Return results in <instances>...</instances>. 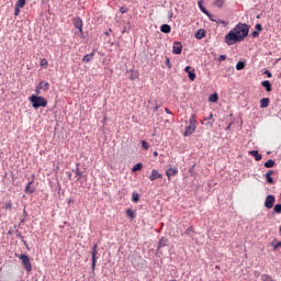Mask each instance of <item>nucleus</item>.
I'll return each instance as SVG.
<instances>
[{"label": "nucleus", "mask_w": 281, "mask_h": 281, "mask_svg": "<svg viewBox=\"0 0 281 281\" xmlns=\"http://www.w3.org/2000/svg\"><path fill=\"white\" fill-rule=\"evenodd\" d=\"M132 201H133V203H138L139 202V193L134 192L132 194Z\"/></svg>", "instance_id": "cd10ccee"}, {"label": "nucleus", "mask_w": 281, "mask_h": 281, "mask_svg": "<svg viewBox=\"0 0 281 281\" xmlns=\"http://www.w3.org/2000/svg\"><path fill=\"white\" fill-rule=\"evenodd\" d=\"M186 74H188V78L194 82V80H196V74L194 72V68H192L191 66H187L184 68Z\"/></svg>", "instance_id": "39448f33"}, {"label": "nucleus", "mask_w": 281, "mask_h": 281, "mask_svg": "<svg viewBox=\"0 0 281 281\" xmlns=\"http://www.w3.org/2000/svg\"><path fill=\"white\" fill-rule=\"evenodd\" d=\"M166 65L167 67L170 69L172 67V65H170V58H166Z\"/></svg>", "instance_id": "a18cd8bd"}, {"label": "nucleus", "mask_w": 281, "mask_h": 281, "mask_svg": "<svg viewBox=\"0 0 281 281\" xmlns=\"http://www.w3.org/2000/svg\"><path fill=\"white\" fill-rule=\"evenodd\" d=\"M261 280L262 281H273V279L270 276H268V274H262L261 276Z\"/></svg>", "instance_id": "c9c22d12"}, {"label": "nucleus", "mask_w": 281, "mask_h": 281, "mask_svg": "<svg viewBox=\"0 0 281 281\" xmlns=\"http://www.w3.org/2000/svg\"><path fill=\"white\" fill-rule=\"evenodd\" d=\"M142 168H144V165L138 162L132 168V172H137L138 170H142Z\"/></svg>", "instance_id": "b1692460"}, {"label": "nucleus", "mask_w": 281, "mask_h": 281, "mask_svg": "<svg viewBox=\"0 0 281 281\" xmlns=\"http://www.w3.org/2000/svg\"><path fill=\"white\" fill-rule=\"evenodd\" d=\"M215 5H217V8H223V0H216Z\"/></svg>", "instance_id": "79ce46f5"}, {"label": "nucleus", "mask_w": 281, "mask_h": 281, "mask_svg": "<svg viewBox=\"0 0 281 281\" xmlns=\"http://www.w3.org/2000/svg\"><path fill=\"white\" fill-rule=\"evenodd\" d=\"M265 168H273V166H276V161L272 159H269L265 162Z\"/></svg>", "instance_id": "4be33fe9"}, {"label": "nucleus", "mask_w": 281, "mask_h": 281, "mask_svg": "<svg viewBox=\"0 0 281 281\" xmlns=\"http://www.w3.org/2000/svg\"><path fill=\"white\" fill-rule=\"evenodd\" d=\"M271 175H273V170H269V171L265 175V177H266V179H267V183H270V184L273 183V178L271 177Z\"/></svg>", "instance_id": "f3484780"}, {"label": "nucleus", "mask_w": 281, "mask_h": 281, "mask_svg": "<svg viewBox=\"0 0 281 281\" xmlns=\"http://www.w3.org/2000/svg\"><path fill=\"white\" fill-rule=\"evenodd\" d=\"M269 102H271V100L269 98H262L260 100V108L261 109H267V106H269Z\"/></svg>", "instance_id": "ddd939ff"}, {"label": "nucleus", "mask_w": 281, "mask_h": 281, "mask_svg": "<svg viewBox=\"0 0 281 281\" xmlns=\"http://www.w3.org/2000/svg\"><path fill=\"white\" fill-rule=\"evenodd\" d=\"M38 89H43L44 91H49V82L41 81L38 83Z\"/></svg>", "instance_id": "dca6fc26"}, {"label": "nucleus", "mask_w": 281, "mask_h": 281, "mask_svg": "<svg viewBox=\"0 0 281 281\" xmlns=\"http://www.w3.org/2000/svg\"><path fill=\"white\" fill-rule=\"evenodd\" d=\"M218 63H223V60H227V56L226 55H221L218 58H217Z\"/></svg>", "instance_id": "ea45409f"}, {"label": "nucleus", "mask_w": 281, "mask_h": 281, "mask_svg": "<svg viewBox=\"0 0 281 281\" xmlns=\"http://www.w3.org/2000/svg\"><path fill=\"white\" fill-rule=\"evenodd\" d=\"M209 102H218V94L213 93L209 97Z\"/></svg>", "instance_id": "a878e982"}, {"label": "nucleus", "mask_w": 281, "mask_h": 281, "mask_svg": "<svg viewBox=\"0 0 281 281\" xmlns=\"http://www.w3.org/2000/svg\"><path fill=\"white\" fill-rule=\"evenodd\" d=\"M249 35V25L245 23H238L233 30L225 36L226 45H234L236 43H243Z\"/></svg>", "instance_id": "f257e3e1"}, {"label": "nucleus", "mask_w": 281, "mask_h": 281, "mask_svg": "<svg viewBox=\"0 0 281 281\" xmlns=\"http://www.w3.org/2000/svg\"><path fill=\"white\" fill-rule=\"evenodd\" d=\"M91 256H98V244L93 245Z\"/></svg>", "instance_id": "f704fd0d"}, {"label": "nucleus", "mask_w": 281, "mask_h": 281, "mask_svg": "<svg viewBox=\"0 0 281 281\" xmlns=\"http://www.w3.org/2000/svg\"><path fill=\"white\" fill-rule=\"evenodd\" d=\"M279 232L281 233V226H280V228H279Z\"/></svg>", "instance_id": "4d7b16f0"}, {"label": "nucleus", "mask_w": 281, "mask_h": 281, "mask_svg": "<svg viewBox=\"0 0 281 281\" xmlns=\"http://www.w3.org/2000/svg\"><path fill=\"white\" fill-rule=\"evenodd\" d=\"M3 210H12V201L9 200L4 203Z\"/></svg>", "instance_id": "473e14b6"}, {"label": "nucleus", "mask_w": 281, "mask_h": 281, "mask_svg": "<svg viewBox=\"0 0 281 281\" xmlns=\"http://www.w3.org/2000/svg\"><path fill=\"white\" fill-rule=\"evenodd\" d=\"M270 245L271 247H273V251H278V249L281 248V241L276 243V239H273V241Z\"/></svg>", "instance_id": "aec40b11"}, {"label": "nucleus", "mask_w": 281, "mask_h": 281, "mask_svg": "<svg viewBox=\"0 0 281 281\" xmlns=\"http://www.w3.org/2000/svg\"><path fill=\"white\" fill-rule=\"evenodd\" d=\"M120 12H121V14H126V12H128V9H125L124 7H121Z\"/></svg>", "instance_id": "37998d69"}, {"label": "nucleus", "mask_w": 281, "mask_h": 281, "mask_svg": "<svg viewBox=\"0 0 281 281\" xmlns=\"http://www.w3.org/2000/svg\"><path fill=\"white\" fill-rule=\"evenodd\" d=\"M154 111H159V105L156 104V106L154 108Z\"/></svg>", "instance_id": "603ef678"}, {"label": "nucleus", "mask_w": 281, "mask_h": 281, "mask_svg": "<svg viewBox=\"0 0 281 281\" xmlns=\"http://www.w3.org/2000/svg\"><path fill=\"white\" fill-rule=\"evenodd\" d=\"M220 23H222V25H227V22L225 21H220Z\"/></svg>", "instance_id": "5fc2aeb1"}, {"label": "nucleus", "mask_w": 281, "mask_h": 281, "mask_svg": "<svg viewBox=\"0 0 281 281\" xmlns=\"http://www.w3.org/2000/svg\"><path fill=\"white\" fill-rule=\"evenodd\" d=\"M168 245V239L161 238L158 244V249H161V247H166Z\"/></svg>", "instance_id": "5701e85b"}, {"label": "nucleus", "mask_w": 281, "mask_h": 281, "mask_svg": "<svg viewBox=\"0 0 281 281\" xmlns=\"http://www.w3.org/2000/svg\"><path fill=\"white\" fill-rule=\"evenodd\" d=\"M256 30H258V32H262V24H256Z\"/></svg>", "instance_id": "49530a36"}, {"label": "nucleus", "mask_w": 281, "mask_h": 281, "mask_svg": "<svg viewBox=\"0 0 281 281\" xmlns=\"http://www.w3.org/2000/svg\"><path fill=\"white\" fill-rule=\"evenodd\" d=\"M95 56V53H90L83 56L82 63H91V59Z\"/></svg>", "instance_id": "4468645a"}, {"label": "nucleus", "mask_w": 281, "mask_h": 281, "mask_svg": "<svg viewBox=\"0 0 281 281\" xmlns=\"http://www.w3.org/2000/svg\"><path fill=\"white\" fill-rule=\"evenodd\" d=\"M72 23L74 26L82 33V19H80V16H76L74 18Z\"/></svg>", "instance_id": "6e6552de"}, {"label": "nucleus", "mask_w": 281, "mask_h": 281, "mask_svg": "<svg viewBox=\"0 0 281 281\" xmlns=\"http://www.w3.org/2000/svg\"><path fill=\"white\" fill-rule=\"evenodd\" d=\"M186 236H192V234H194V226H189L186 232H184Z\"/></svg>", "instance_id": "bb28decb"}, {"label": "nucleus", "mask_w": 281, "mask_h": 281, "mask_svg": "<svg viewBox=\"0 0 281 281\" xmlns=\"http://www.w3.org/2000/svg\"><path fill=\"white\" fill-rule=\"evenodd\" d=\"M142 148H144V150H148L149 148L148 142L142 140Z\"/></svg>", "instance_id": "4c0bfd02"}, {"label": "nucleus", "mask_w": 281, "mask_h": 281, "mask_svg": "<svg viewBox=\"0 0 281 281\" xmlns=\"http://www.w3.org/2000/svg\"><path fill=\"white\" fill-rule=\"evenodd\" d=\"M261 87H265L266 91L271 92L272 88H271V82L269 80H265L261 82Z\"/></svg>", "instance_id": "2eb2a0df"}, {"label": "nucleus", "mask_w": 281, "mask_h": 281, "mask_svg": "<svg viewBox=\"0 0 281 281\" xmlns=\"http://www.w3.org/2000/svg\"><path fill=\"white\" fill-rule=\"evenodd\" d=\"M29 101L31 102L33 109H41V106L45 109V106H47V99H45V97L32 94L29 98Z\"/></svg>", "instance_id": "f03ea898"}, {"label": "nucleus", "mask_w": 281, "mask_h": 281, "mask_svg": "<svg viewBox=\"0 0 281 281\" xmlns=\"http://www.w3.org/2000/svg\"><path fill=\"white\" fill-rule=\"evenodd\" d=\"M245 68V61H238L236 65L237 71H241Z\"/></svg>", "instance_id": "7c9ffc66"}, {"label": "nucleus", "mask_w": 281, "mask_h": 281, "mask_svg": "<svg viewBox=\"0 0 281 281\" xmlns=\"http://www.w3.org/2000/svg\"><path fill=\"white\" fill-rule=\"evenodd\" d=\"M91 256H92L91 269H92V271H95V265L98 262V256L97 255H91Z\"/></svg>", "instance_id": "393cba45"}, {"label": "nucleus", "mask_w": 281, "mask_h": 281, "mask_svg": "<svg viewBox=\"0 0 281 281\" xmlns=\"http://www.w3.org/2000/svg\"><path fill=\"white\" fill-rule=\"evenodd\" d=\"M126 215L128 216V218H131V221H135V217L137 216L135 211L127 209L126 210Z\"/></svg>", "instance_id": "a211bd4d"}, {"label": "nucleus", "mask_w": 281, "mask_h": 281, "mask_svg": "<svg viewBox=\"0 0 281 281\" xmlns=\"http://www.w3.org/2000/svg\"><path fill=\"white\" fill-rule=\"evenodd\" d=\"M67 203H68V204H71V203H74V200H72V199H68V200H67Z\"/></svg>", "instance_id": "3c124183"}, {"label": "nucleus", "mask_w": 281, "mask_h": 281, "mask_svg": "<svg viewBox=\"0 0 281 281\" xmlns=\"http://www.w3.org/2000/svg\"><path fill=\"white\" fill-rule=\"evenodd\" d=\"M194 131H196V114H191V116L189 119V125L186 126L183 136L190 137V135H192V133H194Z\"/></svg>", "instance_id": "7ed1b4c3"}, {"label": "nucleus", "mask_w": 281, "mask_h": 281, "mask_svg": "<svg viewBox=\"0 0 281 281\" xmlns=\"http://www.w3.org/2000/svg\"><path fill=\"white\" fill-rule=\"evenodd\" d=\"M162 175L159 173L157 169L151 170V175L149 176V181H157V179H162Z\"/></svg>", "instance_id": "0eeeda50"}, {"label": "nucleus", "mask_w": 281, "mask_h": 281, "mask_svg": "<svg viewBox=\"0 0 281 281\" xmlns=\"http://www.w3.org/2000/svg\"><path fill=\"white\" fill-rule=\"evenodd\" d=\"M250 155L255 157L256 161H260L262 159V155H260L258 150H251Z\"/></svg>", "instance_id": "6ab92c4d"}, {"label": "nucleus", "mask_w": 281, "mask_h": 281, "mask_svg": "<svg viewBox=\"0 0 281 281\" xmlns=\"http://www.w3.org/2000/svg\"><path fill=\"white\" fill-rule=\"evenodd\" d=\"M265 74H266V76H268V78H272V76H273V75L271 74V71H269V70H266Z\"/></svg>", "instance_id": "de8ad7c7"}, {"label": "nucleus", "mask_w": 281, "mask_h": 281, "mask_svg": "<svg viewBox=\"0 0 281 281\" xmlns=\"http://www.w3.org/2000/svg\"><path fill=\"white\" fill-rule=\"evenodd\" d=\"M273 212H274V214H281V204L274 205Z\"/></svg>", "instance_id": "72a5a7b5"}, {"label": "nucleus", "mask_w": 281, "mask_h": 281, "mask_svg": "<svg viewBox=\"0 0 281 281\" xmlns=\"http://www.w3.org/2000/svg\"><path fill=\"white\" fill-rule=\"evenodd\" d=\"M166 113L170 114V110L166 109Z\"/></svg>", "instance_id": "6e6d98bb"}, {"label": "nucleus", "mask_w": 281, "mask_h": 281, "mask_svg": "<svg viewBox=\"0 0 281 281\" xmlns=\"http://www.w3.org/2000/svg\"><path fill=\"white\" fill-rule=\"evenodd\" d=\"M273 203H276V196L268 195L265 201V207L271 210V207H273Z\"/></svg>", "instance_id": "423d86ee"}, {"label": "nucleus", "mask_w": 281, "mask_h": 281, "mask_svg": "<svg viewBox=\"0 0 281 281\" xmlns=\"http://www.w3.org/2000/svg\"><path fill=\"white\" fill-rule=\"evenodd\" d=\"M32 183H34V176H33V179L26 184L24 189L25 194H34V188H32Z\"/></svg>", "instance_id": "9d476101"}, {"label": "nucleus", "mask_w": 281, "mask_h": 281, "mask_svg": "<svg viewBox=\"0 0 281 281\" xmlns=\"http://www.w3.org/2000/svg\"><path fill=\"white\" fill-rule=\"evenodd\" d=\"M40 65H41V67H47V65H49V63L47 61V59L42 58Z\"/></svg>", "instance_id": "e433bc0d"}, {"label": "nucleus", "mask_w": 281, "mask_h": 281, "mask_svg": "<svg viewBox=\"0 0 281 281\" xmlns=\"http://www.w3.org/2000/svg\"><path fill=\"white\" fill-rule=\"evenodd\" d=\"M19 258L22 261L25 271L30 273V271H32V262L30 261V257L27 255H20Z\"/></svg>", "instance_id": "20e7f679"}, {"label": "nucleus", "mask_w": 281, "mask_h": 281, "mask_svg": "<svg viewBox=\"0 0 281 281\" xmlns=\"http://www.w3.org/2000/svg\"><path fill=\"white\" fill-rule=\"evenodd\" d=\"M198 5H199L201 12H203L204 14H210L207 12V9H205V7H203V0L198 1Z\"/></svg>", "instance_id": "412c9836"}, {"label": "nucleus", "mask_w": 281, "mask_h": 281, "mask_svg": "<svg viewBox=\"0 0 281 281\" xmlns=\"http://www.w3.org/2000/svg\"><path fill=\"white\" fill-rule=\"evenodd\" d=\"M19 14H21V7H16V5H15L14 15H15V16H19Z\"/></svg>", "instance_id": "58836bf2"}, {"label": "nucleus", "mask_w": 281, "mask_h": 281, "mask_svg": "<svg viewBox=\"0 0 281 281\" xmlns=\"http://www.w3.org/2000/svg\"><path fill=\"white\" fill-rule=\"evenodd\" d=\"M18 238H20L22 243H24V245H27V241H25V237H23L21 234H18Z\"/></svg>", "instance_id": "c03bdc74"}, {"label": "nucleus", "mask_w": 281, "mask_h": 281, "mask_svg": "<svg viewBox=\"0 0 281 281\" xmlns=\"http://www.w3.org/2000/svg\"><path fill=\"white\" fill-rule=\"evenodd\" d=\"M183 52V45L180 42H175L172 46L173 54H181Z\"/></svg>", "instance_id": "1a4fd4ad"}, {"label": "nucleus", "mask_w": 281, "mask_h": 281, "mask_svg": "<svg viewBox=\"0 0 281 281\" xmlns=\"http://www.w3.org/2000/svg\"><path fill=\"white\" fill-rule=\"evenodd\" d=\"M172 27H170V25L168 24H162L160 26V32H162L164 34H170Z\"/></svg>", "instance_id": "f8f14e48"}, {"label": "nucleus", "mask_w": 281, "mask_h": 281, "mask_svg": "<svg viewBox=\"0 0 281 281\" xmlns=\"http://www.w3.org/2000/svg\"><path fill=\"white\" fill-rule=\"evenodd\" d=\"M25 1L26 0H18V2L15 3L16 8H25Z\"/></svg>", "instance_id": "2f4dec72"}, {"label": "nucleus", "mask_w": 281, "mask_h": 281, "mask_svg": "<svg viewBox=\"0 0 281 281\" xmlns=\"http://www.w3.org/2000/svg\"><path fill=\"white\" fill-rule=\"evenodd\" d=\"M75 175H76L77 181H80V179H82V171H80V168L76 169Z\"/></svg>", "instance_id": "c85d7f7f"}, {"label": "nucleus", "mask_w": 281, "mask_h": 281, "mask_svg": "<svg viewBox=\"0 0 281 281\" xmlns=\"http://www.w3.org/2000/svg\"><path fill=\"white\" fill-rule=\"evenodd\" d=\"M176 175H179V170L177 168H169L166 170V176L168 177L170 181V177H175Z\"/></svg>", "instance_id": "9b49d317"}, {"label": "nucleus", "mask_w": 281, "mask_h": 281, "mask_svg": "<svg viewBox=\"0 0 281 281\" xmlns=\"http://www.w3.org/2000/svg\"><path fill=\"white\" fill-rule=\"evenodd\" d=\"M203 37H205V32H203V31H198V32L195 33V38L201 40V38H203Z\"/></svg>", "instance_id": "c756f323"}, {"label": "nucleus", "mask_w": 281, "mask_h": 281, "mask_svg": "<svg viewBox=\"0 0 281 281\" xmlns=\"http://www.w3.org/2000/svg\"><path fill=\"white\" fill-rule=\"evenodd\" d=\"M154 157H159V153L154 151Z\"/></svg>", "instance_id": "864d4df0"}, {"label": "nucleus", "mask_w": 281, "mask_h": 281, "mask_svg": "<svg viewBox=\"0 0 281 281\" xmlns=\"http://www.w3.org/2000/svg\"><path fill=\"white\" fill-rule=\"evenodd\" d=\"M212 117H214L213 113H211L209 117H204V120H212Z\"/></svg>", "instance_id": "8fccbe9b"}, {"label": "nucleus", "mask_w": 281, "mask_h": 281, "mask_svg": "<svg viewBox=\"0 0 281 281\" xmlns=\"http://www.w3.org/2000/svg\"><path fill=\"white\" fill-rule=\"evenodd\" d=\"M35 95H41V89H38V86L36 87V89H35Z\"/></svg>", "instance_id": "09e8293b"}, {"label": "nucleus", "mask_w": 281, "mask_h": 281, "mask_svg": "<svg viewBox=\"0 0 281 281\" xmlns=\"http://www.w3.org/2000/svg\"><path fill=\"white\" fill-rule=\"evenodd\" d=\"M252 38H258L260 36V33L258 31H254L251 33Z\"/></svg>", "instance_id": "a19ab883"}]
</instances>
